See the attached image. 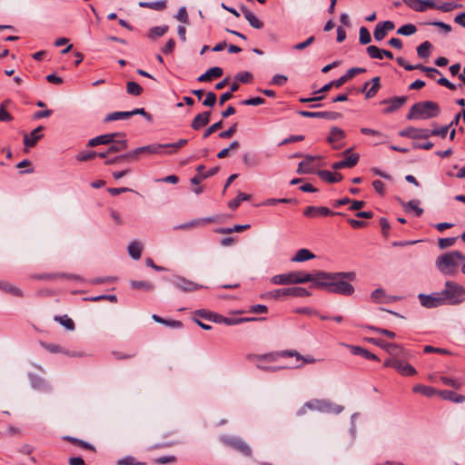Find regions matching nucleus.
Segmentation results:
<instances>
[{"mask_svg":"<svg viewBox=\"0 0 465 465\" xmlns=\"http://www.w3.org/2000/svg\"><path fill=\"white\" fill-rule=\"evenodd\" d=\"M355 277L353 272L333 273L319 271L313 273V284L329 292L348 296L354 292V287L348 281H354Z\"/></svg>","mask_w":465,"mask_h":465,"instance_id":"nucleus-1","label":"nucleus"},{"mask_svg":"<svg viewBox=\"0 0 465 465\" xmlns=\"http://www.w3.org/2000/svg\"><path fill=\"white\" fill-rule=\"evenodd\" d=\"M465 262V255L460 251L448 252L436 260V266L445 275H455L458 268Z\"/></svg>","mask_w":465,"mask_h":465,"instance_id":"nucleus-2","label":"nucleus"},{"mask_svg":"<svg viewBox=\"0 0 465 465\" xmlns=\"http://www.w3.org/2000/svg\"><path fill=\"white\" fill-rule=\"evenodd\" d=\"M440 113V109L437 103L432 101L419 102L411 107L407 119H430L438 116Z\"/></svg>","mask_w":465,"mask_h":465,"instance_id":"nucleus-3","label":"nucleus"},{"mask_svg":"<svg viewBox=\"0 0 465 465\" xmlns=\"http://www.w3.org/2000/svg\"><path fill=\"white\" fill-rule=\"evenodd\" d=\"M272 283L276 285H291L313 282V273L304 272H291L284 274L274 275L271 279Z\"/></svg>","mask_w":465,"mask_h":465,"instance_id":"nucleus-4","label":"nucleus"},{"mask_svg":"<svg viewBox=\"0 0 465 465\" xmlns=\"http://www.w3.org/2000/svg\"><path fill=\"white\" fill-rule=\"evenodd\" d=\"M440 294L445 304H460L464 301L465 288L456 282L447 281Z\"/></svg>","mask_w":465,"mask_h":465,"instance_id":"nucleus-5","label":"nucleus"},{"mask_svg":"<svg viewBox=\"0 0 465 465\" xmlns=\"http://www.w3.org/2000/svg\"><path fill=\"white\" fill-rule=\"evenodd\" d=\"M307 409L309 410H314L319 411L322 412H327V413H334L339 414L343 410L344 407L336 403L331 402L328 400H312L311 401L306 402L302 409L300 410L299 413L303 414L306 412Z\"/></svg>","mask_w":465,"mask_h":465,"instance_id":"nucleus-6","label":"nucleus"},{"mask_svg":"<svg viewBox=\"0 0 465 465\" xmlns=\"http://www.w3.org/2000/svg\"><path fill=\"white\" fill-rule=\"evenodd\" d=\"M407 358H388L383 365L384 367L393 368L402 376H414L417 371L414 367L409 364L406 361Z\"/></svg>","mask_w":465,"mask_h":465,"instance_id":"nucleus-7","label":"nucleus"},{"mask_svg":"<svg viewBox=\"0 0 465 465\" xmlns=\"http://www.w3.org/2000/svg\"><path fill=\"white\" fill-rule=\"evenodd\" d=\"M220 440L224 445L233 449L245 457H250L252 455V451L251 447L241 438L223 435Z\"/></svg>","mask_w":465,"mask_h":465,"instance_id":"nucleus-8","label":"nucleus"},{"mask_svg":"<svg viewBox=\"0 0 465 465\" xmlns=\"http://www.w3.org/2000/svg\"><path fill=\"white\" fill-rule=\"evenodd\" d=\"M311 292L303 287H289L284 289L273 290L266 293L268 298L278 300L283 296L308 297Z\"/></svg>","mask_w":465,"mask_h":465,"instance_id":"nucleus-9","label":"nucleus"},{"mask_svg":"<svg viewBox=\"0 0 465 465\" xmlns=\"http://www.w3.org/2000/svg\"><path fill=\"white\" fill-rule=\"evenodd\" d=\"M163 148V144H149L127 153V156H130L131 160H138L141 154H161Z\"/></svg>","mask_w":465,"mask_h":465,"instance_id":"nucleus-10","label":"nucleus"},{"mask_svg":"<svg viewBox=\"0 0 465 465\" xmlns=\"http://www.w3.org/2000/svg\"><path fill=\"white\" fill-rule=\"evenodd\" d=\"M419 300L421 305L426 308H435L445 304L440 292H436L430 295L420 294Z\"/></svg>","mask_w":465,"mask_h":465,"instance_id":"nucleus-11","label":"nucleus"},{"mask_svg":"<svg viewBox=\"0 0 465 465\" xmlns=\"http://www.w3.org/2000/svg\"><path fill=\"white\" fill-rule=\"evenodd\" d=\"M303 214L310 218H317L320 216H331V215H341V213H334L327 207L324 206H308Z\"/></svg>","mask_w":465,"mask_h":465,"instance_id":"nucleus-12","label":"nucleus"},{"mask_svg":"<svg viewBox=\"0 0 465 465\" xmlns=\"http://www.w3.org/2000/svg\"><path fill=\"white\" fill-rule=\"evenodd\" d=\"M284 351H275V352H270L266 354H250L247 356V358L250 361H256L257 363H262V362H275L280 357H289L288 355L283 354Z\"/></svg>","mask_w":465,"mask_h":465,"instance_id":"nucleus-13","label":"nucleus"},{"mask_svg":"<svg viewBox=\"0 0 465 465\" xmlns=\"http://www.w3.org/2000/svg\"><path fill=\"white\" fill-rule=\"evenodd\" d=\"M319 159L320 157L318 156L306 155L303 161H302L299 163L297 173L300 174L313 173L316 170V165L314 164V162Z\"/></svg>","mask_w":465,"mask_h":465,"instance_id":"nucleus-14","label":"nucleus"},{"mask_svg":"<svg viewBox=\"0 0 465 465\" xmlns=\"http://www.w3.org/2000/svg\"><path fill=\"white\" fill-rule=\"evenodd\" d=\"M284 355H288L289 357H295L296 358V364L295 368H302L305 364H312L317 361L315 358H313L312 355H306L302 356L298 351L293 350H285L283 352Z\"/></svg>","mask_w":465,"mask_h":465,"instance_id":"nucleus-15","label":"nucleus"},{"mask_svg":"<svg viewBox=\"0 0 465 465\" xmlns=\"http://www.w3.org/2000/svg\"><path fill=\"white\" fill-rule=\"evenodd\" d=\"M116 137H124V134L121 133L102 134L89 140L88 146L94 147L100 144H110Z\"/></svg>","mask_w":465,"mask_h":465,"instance_id":"nucleus-16","label":"nucleus"},{"mask_svg":"<svg viewBox=\"0 0 465 465\" xmlns=\"http://www.w3.org/2000/svg\"><path fill=\"white\" fill-rule=\"evenodd\" d=\"M215 222V219L213 217H208V218H201V219H195L193 220L190 223H183L177 226L173 227V230H191L195 227H203L208 223Z\"/></svg>","mask_w":465,"mask_h":465,"instance_id":"nucleus-17","label":"nucleus"},{"mask_svg":"<svg viewBox=\"0 0 465 465\" xmlns=\"http://www.w3.org/2000/svg\"><path fill=\"white\" fill-rule=\"evenodd\" d=\"M402 137H409L412 139L428 138L430 136V131L427 129H418L414 127H409L401 130L399 134Z\"/></svg>","mask_w":465,"mask_h":465,"instance_id":"nucleus-18","label":"nucleus"},{"mask_svg":"<svg viewBox=\"0 0 465 465\" xmlns=\"http://www.w3.org/2000/svg\"><path fill=\"white\" fill-rule=\"evenodd\" d=\"M256 318H227L218 313H214L212 322L224 323L226 325H236L244 322L256 321Z\"/></svg>","mask_w":465,"mask_h":465,"instance_id":"nucleus-19","label":"nucleus"},{"mask_svg":"<svg viewBox=\"0 0 465 465\" xmlns=\"http://www.w3.org/2000/svg\"><path fill=\"white\" fill-rule=\"evenodd\" d=\"M345 138V133L342 129L339 127H332L330 132V135L327 138V142L332 144L333 149H340L342 147V144H338L337 143Z\"/></svg>","mask_w":465,"mask_h":465,"instance_id":"nucleus-20","label":"nucleus"},{"mask_svg":"<svg viewBox=\"0 0 465 465\" xmlns=\"http://www.w3.org/2000/svg\"><path fill=\"white\" fill-rule=\"evenodd\" d=\"M299 114L303 117L308 118H326V119H337L339 117V114L335 112H309V111H300Z\"/></svg>","mask_w":465,"mask_h":465,"instance_id":"nucleus-21","label":"nucleus"},{"mask_svg":"<svg viewBox=\"0 0 465 465\" xmlns=\"http://www.w3.org/2000/svg\"><path fill=\"white\" fill-rule=\"evenodd\" d=\"M391 357L390 358H408V351L397 343L390 342L389 346H387L386 351Z\"/></svg>","mask_w":465,"mask_h":465,"instance_id":"nucleus-22","label":"nucleus"},{"mask_svg":"<svg viewBox=\"0 0 465 465\" xmlns=\"http://www.w3.org/2000/svg\"><path fill=\"white\" fill-rule=\"evenodd\" d=\"M43 130L42 126H39L33 130L30 134L24 135V143L27 147H34L37 142L41 139L42 135L40 132Z\"/></svg>","mask_w":465,"mask_h":465,"instance_id":"nucleus-23","label":"nucleus"},{"mask_svg":"<svg viewBox=\"0 0 465 465\" xmlns=\"http://www.w3.org/2000/svg\"><path fill=\"white\" fill-rule=\"evenodd\" d=\"M175 286L183 292H194L203 288L202 285L191 281H187L183 278L177 279L175 282Z\"/></svg>","mask_w":465,"mask_h":465,"instance_id":"nucleus-24","label":"nucleus"},{"mask_svg":"<svg viewBox=\"0 0 465 465\" xmlns=\"http://www.w3.org/2000/svg\"><path fill=\"white\" fill-rule=\"evenodd\" d=\"M438 395L443 400L450 401L455 403H462L465 401V396L458 394L452 391H438Z\"/></svg>","mask_w":465,"mask_h":465,"instance_id":"nucleus-25","label":"nucleus"},{"mask_svg":"<svg viewBox=\"0 0 465 465\" xmlns=\"http://www.w3.org/2000/svg\"><path fill=\"white\" fill-rule=\"evenodd\" d=\"M223 71L221 67H212L204 74L198 77L199 82H210L213 78H219L223 75Z\"/></svg>","mask_w":465,"mask_h":465,"instance_id":"nucleus-26","label":"nucleus"},{"mask_svg":"<svg viewBox=\"0 0 465 465\" xmlns=\"http://www.w3.org/2000/svg\"><path fill=\"white\" fill-rule=\"evenodd\" d=\"M210 112H204L197 114L192 122V128L193 130H199L202 127L205 126L210 121Z\"/></svg>","mask_w":465,"mask_h":465,"instance_id":"nucleus-27","label":"nucleus"},{"mask_svg":"<svg viewBox=\"0 0 465 465\" xmlns=\"http://www.w3.org/2000/svg\"><path fill=\"white\" fill-rule=\"evenodd\" d=\"M242 15H244L245 19L249 22V24L256 29H261L263 27V23L258 19L252 12H251L246 7L241 8Z\"/></svg>","mask_w":465,"mask_h":465,"instance_id":"nucleus-28","label":"nucleus"},{"mask_svg":"<svg viewBox=\"0 0 465 465\" xmlns=\"http://www.w3.org/2000/svg\"><path fill=\"white\" fill-rule=\"evenodd\" d=\"M407 101L405 96H398L394 97L391 100L385 101L384 103H388L390 105L384 110L385 114L392 113L401 107Z\"/></svg>","mask_w":465,"mask_h":465,"instance_id":"nucleus-29","label":"nucleus"},{"mask_svg":"<svg viewBox=\"0 0 465 465\" xmlns=\"http://www.w3.org/2000/svg\"><path fill=\"white\" fill-rule=\"evenodd\" d=\"M348 348L350 349L351 352L354 355H360L368 360L379 361L378 356H376L375 354L362 347L349 345Z\"/></svg>","mask_w":465,"mask_h":465,"instance_id":"nucleus-30","label":"nucleus"},{"mask_svg":"<svg viewBox=\"0 0 465 465\" xmlns=\"http://www.w3.org/2000/svg\"><path fill=\"white\" fill-rule=\"evenodd\" d=\"M318 175L323 181H326L330 183H338L342 180V175L340 173H331V171H319Z\"/></svg>","mask_w":465,"mask_h":465,"instance_id":"nucleus-31","label":"nucleus"},{"mask_svg":"<svg viewBox=\"0 0 465 465\" xmlns=\"http://www.w3.org/2000/svg\"><path fill=\"white\" fill-rule=\"evenodd\" d=\"M412 391L415 392V393H420L424 396H427V397H432L434 395H438V391L435 390L434 388L432 387H430V386H426V385H423V384H416L413 388H412Z\"/></svg>","mask_w":465,"mask_h":465,"instance_id":"nucleus-32","label":"nucleus"},{"mask_svg":"<svg viewBox=\"0 0 465 465\" xmlns=\"http://www.w3.org/2000/svg\"><path fill=\"white\" fill-rule=\"evenodd\" d=\"M315 255L308 249H300L296 254L292 258V262H302L313 259Z\"/></svg>","mask_w":465,"mask_h":465,"instance_id":"nucleus-33","label":"nucleus"},{"mask_svg":"<svg viewBox=\"0 0 465 465\" xmlns=\"http://www.w3.org/2000/svg\"><path fill=\"white\" fill-rule=\"evenodd\" d=\"M127 148V140L121 139V140H115L114 139V142L109 144L108 147V153H114L121 151H124Z\"/></svg>","mask_w":465,"mask_h":465,"instance_id":"nucleus-34","label":"nucleus"},{"mask_svg":"<svg viewBox=\"0 0 465 465\" xmlns=\"http://www.w3.org/2000/svg\"><path fill=\"white\" fill-rule=\"evenodd\" d=\"M0 289L14 296H23V292L8 282H0Z\"/></svg>","mask_w":465,"mask_h":465,"instance_id":"nucleus-35","label":"nucleus"},{"mask_svg":"<svg viewBox=\"0 0 465 465\" xmlns=\"http://www.w3.org/2000/svg\"><path fill=\"white\" fill-rule=\"evenodd\" d=\"M139 6L153 10L162 11L166 8V0L155 2H139Z\"/></svg>","mask_w":465,"mask_h":465,"instance_id":"nucleus-36","label":"nucleus"},{"mask_svg":"<svg viewBox=\"0 0 465 465\" xmlns=\"http://www.w3.org/2000/svg\"><path fill=\"white\" fill-rule=\"evenodd\" d=\"M143 245L139 242H132L128 246V252L130 256L134 260H137L141 257Z\"/></svg>","mask_w":465,"mask_h":465,"instance_id":"nucleus-37","label":"nucleus"},{"mask_svg":"<svg viewBox=\"0 0 465 465\" xmlns=\"http://www.w3.org/2000/svg\"><path fill=\"white\" fill-rule=\"evenodd\" d=\"M351 149H347L344 151L343 154L346 156L345 160L343 162L345 163L346 168H351L355 166L360 159V156L358 153H350Z\"/></svg>","mask_w":465,"mask_h":465,"instance_id":"nucleus-38","label":"nucleus"},{"mask_svg":"<svg viewBox=\"0 0 465 465\" xmlns=\"http://www.w3.org/2000/svg\"><path fill=\"white\" fill-rule=\"evenodd\" d=\"M396 61H397L399 65L404 67L405 70H407V71H412V70H415V69H419L420 71L435 72L434 70L427 69V66H424L422 64H416V65L409 64L408 63H406L405 59L402 58V57H398L396 59Z\"/></svg>","mask_w":465,"mask_h":465,"instance_id":"nucleus-39","label":"nucleus"},{"mask_svg":"<svg viewBox=\"0 0 465 465\" xmlns=\"http://www.w3.org/2000/svg\"><path fill=\"white\" fill-rule=\"evenodd\" d=\"M403 208L406 212H414L416 216H420L423 213V209L419 206V201L412 200L403 203Z\"/></svg>","mask_w":465,"mask_h":465,"instance_id":"nucleus-40","label":"nucleus"},{"mask_svg":"<svg viewBox=\"0 0 465 465\" xmlns=\"http://www.w3.org/2000/svg\"><path fill=\"white\" fill-rule=\"evenodd\" d=\"M250 228L249 224L244 225H234L232 228H219L216 229L214 232L221 234H230L232 232H241Z\"/></svg>","mask_w":465,"mask_h":465,"instance_id":"nucleus-41","label":"nucleus"},{"mask_svg":"<svg viewBox=\"0 0 465 465\" xmlns=\"http://www.w3.org/2000/svg\"><path fill=\"white\" fill-rule=\"evenodd\" d=\"M11 104L10 100H5L0 105V122H10L13 117L7 112L6 108Z\"/></svg>","mask_w":465,"mask_h":465,"instance_id":"nucleus-42","label":"nucleus"},{"mask_svg":"<svg viewBox=\"0 0 465 465\" xmlns=\"http://www.w3.org/2000/svg\"><path fill=\"white\" fill-rule=\"evenodd\" d=\"M130 284L131 287L135 290L149 292L153 289V285L146 281H131Z\"/></svg>","mask_w":465,"mask_h":465,"instance_id":"nucleus-43","label":"nucleus"},{"mask_svg":"<svg viewBox=\"0 0 465 465\" xmlns=\"http://www.w3.org/2000/svg\"><path fill=\"white\" fill-rule=\"evenodd\" d=\"M167 31V25L154 26L149 30L148 37L150 39H155L157 37L163 36Z\"/></svg>","mask_w":465,"mask_h":465,"instance_id":"nucleus-44","label":"nucleus"},{"mask_svg":"<svg viewBox=\"0 0 465 465\" xmlns=\"http://www.w3.org/2000/svg\"><path fill=\"white\" fill-rule=\"evenodd\" d=\"M251 198L250 194L240 193L234 199L228 203L229 208L235 210L242 201H247Z\"/></svg>","mask_w":465,"mask_h":465,"instance_id":"nucleus-45","label":"nucleus"},{"mask_svg":"<svg viewBox=\"0 0 465 465\" xmlns=\"http://www.w3.org/2000/svg\"><path fill=\"white\" fill-rule=\"evenodd\" d=\"M432 45L429 41L423 42L417 47V54L420 58H428Z\"/></svg>","mask_w":465,"mask_h":465,"instance_id":"nucleus-46","label":"nucleus"},{"mask_svg":"<svg viewBox=\"0 0 465 465\" xmlns=\"http://www.w3.org/2000/svg\"><path fill=\"white\" fill-rule=\"evenodd\" d=\"M126 90L129 94L138 96L143 93V87L136 82H127Z\"/></svg>","mask_w":465,"mask_h":465,"instance_id":"nucleus-47","label":"nucleus"},{"mask_svg":"<svg viewBox=\"0 0 465 465\" xmlns=\"http://www.w3.org/2000/svg\"><path fill=\"white\" fill-rule=\"evenodd\" d=\"M54 321L58 322L61 325H63L65 329L69 331H73L74 329V321L67 315L55 316Z\"/></svg>","mask_w":465,"mask_h":465,"instance_id":"nucleus-48","label":"nucleus"},{"mask_svg":"<svg viewBox=\"0 0 465 465\" xmlns=\"http://www.w3.org/2000/svg\"><path fill=\"white\" fill-rule=\"evenodd\" d=\"M129 117H131L130 112H114V113L109 114L105 117L104 121L112 122V121H116V120H121V119H127Z\"/></svg>","mask_w":465,"mask_h":465,"instance_id":"nucleus-49","label":"nucleus"},{"mask_svg":"<svg viewBox=\"0 0 465 465\" xmlns=\"http://www.w3.org/2000/svg\"><path fill=\"white\" fill-rule=\"evenodd\" d=\"M240 147V143L237 141H233L229 147L221 150L217 153V157L220 159L225 158L229 155L230 152L236 151Z\"/></svg>","mask_w":465,"mask_h":465,"instance_id":"nucleus-50","label":"nucleus"},{"mask_svg":"<svg viewBox=\"0 0 465 465\" xmlns=\"http://www.w3.org/2000/svg\"><path fill=\"white\" fill-rule=\"evenodd\" d=\"M417 32V27L412 24H407L397 30V34L401 35H411Z\"/></svg>","mask_w":465,"mask_h":465,"instance_id":"nucleus-51","label":"nucleus"},{"mask_svg":"<svg viewBox=\"0 0 465 465\" xmlns=\"http://www.w3.org/2000/svg\"><path fill=\"white\" fill-rule=\"evenodd\" d=\"M387 35V32L386 30L382 27L381 25V22L378 23L375 26V29H374V32H373V35H374V39L376 41H381L382 39H384V37L386 36Z\"/></svg>","mask_w":465,"mask_h":465,"instance_id":"nucleus-52","label":"nucleus"},{"mask_svg":"<svg viewBox=\"0 0 465 465\" xmlns=\"http://www.w3.org/2000/svg\"><path fill=\"white\" fill-rule=\"evenodd\" d=\"M366 51L370 57L382 59V49H380L375 45H369Z\"/></svg>","mask_w":465,"mask_h":465,"instance_id":"nucleus-53","label":"nucleus"},{"mask_svg":"<svg viewBox=\"0 0 465 465\" xmlns=\"http://www.w3.org/2000/svg\"><path fill=\"white\" fill-rule=\"evenodd\" d=\"M360 43L361 45H368L371 41V37L368 29L364 26L360 29Z\"/></svg>","mask_w":465,"mask_h":465,"instance_id":"nucleus-54","label":"nucleus"},{"mask_svg":"<svg viewBox=\"0 0 465 465\" xmlns=\"http://www.w3.org/2000/svg\"><path fill=\"white\" fill-rule=\"evenodd\" d=\"M371 299L379 303L385 302V292L382 289H376L371 292Z\"/></svg>","mask_w":465,"mask_h":465,"instance_id":"nucleus-55","label":"nucleus"},{"mask_svg":"<svg viewBox=\"0 0 465 465\" xmlns=\"http://www.w3.org/2000/svg\"><path fill=\"white\" fill-rule=\"evenodd\" d=\"M65 275L63 274V273H45V274H38V275H35L34 276L35 279H37V280H48V281H53V280H56L58 278H63L64 277Z\"/></svg>","mask_w":465,"mask_h":465,"instance_id":"nucleus-56","label":"nucleus"},{"mask_svg":"<svg viewBox=\"0 0 465 465\" xmlns=\"http://www.w3.org/2000/svg\"><path fill=\"white\" fill-rule=\"evenodd\" d=\"M460 7H461V5L460 4L443 3L442 5H439L437 9L442 12H450Z\"/></svg>","mask_w":465,"mask_h":465,"instance_id":"nucleus-57","label":"nucleus"},{"mask_svg":"<svg viewBox=\"0 0 465 465\" xmlns=\"http://www.w3.org/2000/svg\"><path fill=\"white\" fill-rule=\"evenodd\" d=\"M175 18L183 24L189 23V17H188V14H187V10H186L185 6H182L179 9L177 15H175Z\"/></svg>","mask_w":465,"mask_h":465,"instance_id":"nucleus-58","label":"nucleus"},{"mask_svg":"<svg viewBox=\"0 0 465 465\" xmlns=\"http://www.w3.org/2000/svg\"><path fill=\"white\" fill-rule=\"evenodd\" d=\"M457 238L451 237V238H440L439 239V247L440 249H446L448 247L452 246L456 242Z\"/></svg>","mask_w":465,"mask_h":465,"instance_id":"nucleus-59","label":"nucleus"},{"mask_svg":"<svg viewBox=\"0 0 465 465\" xmlns=\"http://www.w3.org/2000/svg\"><path fill=\"white\" fill-rule=\"evenodd\" d=\"M235 78L242 84H248L252 80V74L249 72H241L236 74Z\"/></svg>","mask_w":465,"mask_h":465,"instance_id":"nucleus-60","label":"nucleus"},{"mask_svg":"<svg viewBox=\"0 0 465 465\" xmlns=\"http://www.w3.org/2000/svg\"><path fill=\"white\" fill-rule=\"evenodd\" d=\"M222 127H223V121H219V122L212 124L210 127H208L205 130V132L203 134V138L209 137L212 134H213L214 132L218 131Z\"/></svg>","mask_w":465,"mask_h":465,"instance_id":"nucleus-61","label":"nucleus"},{"mask_svg":"<svg viewBox=\"0 0 465 465\" xmlns=\"http://www.w3.org/2000/svg\"><path fill=\"white\" fill-rule=\"evenodd\" d=\"M96 156V152L91 151L88 153H80L77 154L76 159L80 162H86L93 160Z\"/></svg>","mask_w":465,"mask_h":465,"instance_id":"nucleus-62","label":"nucleus"},{"mask_svg":"<svg viewBox=\"0 0 465 465\" xmlns=\"http://www.w3.org/2000/svg\"><path fill=\"white\" fill-rule=\"evenodd\" d=\"M216 94L213 92H208L206 94V97L204 99V101L203 102V104L204 106H209V107H212L214 105V104L216 103Z\"/></svg>","mask_w":465,"mask_h":465,"instance_id":"nucleus-63","label":"nucleus"},{"mask_svg":"<svg viewBox=\"0 0 465 465\" xmlns=\"http://www.w3.org/2000/svg\"><path fill=\"white\" fill-rule=\"evenodd\" d=\"M287 80V76L283 74H275L271 81V84L282 86L286 84Z\"/></svg>","mask_w":465,"mask_h":465,"instance_id":"nucleus-64","label":"nucleus"}]
</instances>
